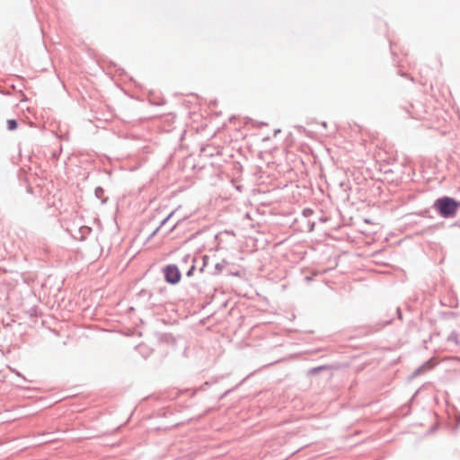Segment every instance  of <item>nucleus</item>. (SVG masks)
Returning a JSON list of instances; mask_svg holds the SVG:
<instances>
[{
    "label": "nucleus",
    "mask_w": 460,
    "mask_h": 460,
    "mask_svg": "<svg viewBox=\"0 0 460 460\" xmlns=\"http://www.w3.org/2000/svg\"><path fill=\"white\" fill-rule=\"evenodd\" d=\"M460 203L449 197H443L435 201L434 208L443 217H452L456 215Z\"/></svg>",
    "instance_id": "1"
},
{
    "label": "nucleus",
    "mask_w": 460,
    "mask_h": 460,
    "mask_svg": "<svg viewBox=\"0 0 460 460\" xmlns=\"http://www.w3.org/2000/svg\"><path fill=\"white\" fill-rule=\"evenodd\" d=\"M164 274L166 281L171 284H176L180 281L181 273L175 266H167L164 270Z\"/></svg>",
    "instance_id": "2"
},
{
    "label": "nucleus",
    "mask_w": 460,
    "mask_h": 460,
    "mask_svg": "<svg viewBox=\"0 0 460 460\" xmlns=\"http://www.w3.org/2000/svg\"><path fill=\"white\" fill-rule=\"evenodd\" d=\"M7 128L9 130H14L17 128V122L14 119H8L7 120Z\"/></svg>",
    "instance_id": "3"
}]
</instances>
